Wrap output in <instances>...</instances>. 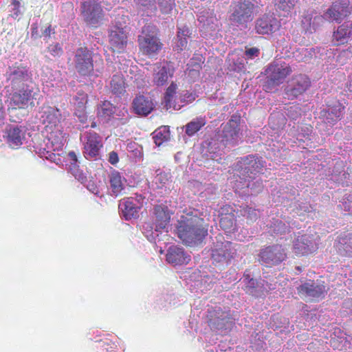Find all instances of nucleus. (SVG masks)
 Returning <instances> with one entry per match:
<instances>
[{"mask_svg":"<svg viewBox=\"0 0 352 352\" xmlns=\"http://www.w3.org/2000/svg\"><path fill=\"white\" fill-rule=\"evenodd\" d=\"M243 164L249 165V170H254L255 172H259L263 167V163L262 160L256 157L254 155H248L241 159Z\"/></svg>","mask_w":352,"mask_h":352,"instance_id":"f704fd0d","label":"nucleus"},{"mask_svg":"<svg viewBox=\"0 0 352 352\" xmlns=\"http://www.w3.org/2000/svg\"><path fill=\"white\" fill-rule=\"evenodd\" d=\"M176 229L177 236L186 245L202 241L208 234L204 219L199 217L197 210L184 212Z\"/></svg>","mask_w":352,"mask_h":352,"instance_id":"f257e3e1","label":"nucleus"},{"mask_svg":"<svg viewBox=\"0 0 352 352\" xmlns=\"http://www.w3.org/2000/svg\"><path fill=\"white\" fill-rule=\"evenodd\" d=\"M169 127L167 126H162L155 131L153 133V140L155 144L160 146L164 142H167L170 139Z\"/></svg>","mask_w":352,"mask_h":352,"instance_id":"2f4dec72","label":"nucleus"},{"mask_svg":"<svg viewBox=\"0 0 352 352\" xmlns=\"http://www.w3.org/2000/svg\"><path fill=\"white\" fill-rule=\"evenodd\" d=\"M318 249L314 236L309 234L298 236L293 242L294 253L298 256H306L312 254Z\"/></svg>","mask_w":352,"mask_h":352,"instance_id":"4468645a","label":"nucleus"},{"mask_svg":"<svg viewBox=\"0 0 352 352\" xmlns=\"http://www.w3.org/2000/svg\"><path fill=\"white\" fill-rule=\"evenodd\" d=\"M298 0H274V6L276 10L289 12L293 10Z\"/></svg>","mask_w":352,"mask_h":352,"instance_id":"c9c22d12","label":"nucleus"},{"mask_svg":"<svg viewBox=\"0 0 352 352\" xmlns=\"http://www.w3.org/2000/svg\"><path fill=\"white\" fill-rule=\"evenodd\" d=\"M74 66L81 76H89L94 72L93 52L85 46L78 47L74 55Z\"/></svg>","mask_w":352,"mask_h":352,"instance_id":"423d86ee","label":"nucleus"},{"mask_svg":"<svg viewBox=\"0 0 352 352\" xmlns=\"http://www.w3.org/2000/svg\"><path fill=\"white\" fill-rule=\"evenodd\" d=\"M344 109V106L341 102L336 101L333 105L329 104L326 109L322 110L320 116L327 123L334 125L342 119Z\"/></svg>","mask_w":352,"mask_h":352,"instance_id":"f3484780","label":"nucleus"},{"mask_svg":"<svg viewBox=\"0 0 352 352\" xmlns=\"http://www.w3.org/2000/svg\"><path fill=\"white\" fill-rule=\"evenodd\" d=\"M10 78L11 80V85L13 89L20 87L21 84L28 80L30 78L28 68L22 65H14L10 68Z\"/></svg>","mask_w":352,"mask_h":352,"instance_id":"b1692460","label":"nucleus"},{"mask_svg":"<svg viewBox=\"0 0 352 352\" xmlns=\"http://www.w3.org/2000/svg\"><path fill=\"white\" fill-rule=\"evenodd\" d=\"M68 157L71 162V164L76 166L78 162V157L74 151H69L68 153Z\"/></svg>","mask_w":352,"mask_h":352,"instance_id":"864d4df0","label":"nucleus"},{"mask_svg":"<svg viewBox=\"0 0 352 352\" xmlns=\"http://www.w3.org/2000/svg\"><path fill=\"white\" fill-rule=\"evenodd\" d=\"M206 124V122L204 118H197L186 125L185 132L188 136H192L205 126Z\"/></svg>","mask_w":352,"mask_h":352,"instance_id":"72a5a7b5","label":"nucleus"},{"mask_svg":"<svg viewBox=\"0 0 352 352\" xmlns=\"http://www.w3.org/2000/svg\"><path fill=\"white\" fill-rule=\"evenodd\" d=\"M213 313L218 314L216 311H214ZM216 316V314H214Z\"/></svg>","mask_w":352,"mask_h":352,"instance_id":"052dcab7","label":"nucleus"},{"mask_svg":"<svg viewBox=\"0 0 352 352\" xmlns=\"http://www.w3.org/2000/svg\"><path fill=\"white\" fill-rule=\"evenodd\" d=\"M329 289L327 288L324 282H314L309 280L297 287L300 295L309 298L314 301H318L324 298Z\"/></svg>","mask_w":352,"mask_h":352,"instance_id":"9d476101","label":"nucleus"},{"mask_svg":"<svg viewBox=\"0 0 352 352\" xmlns=\"http://www.w3.org/2000/svg\"><path fill=\"white\" fill-rule=\"evenodd\" d=\"M47 51L54 57H60L63 54V47L58 43L50 45L47 47Z\"/></svg>","mask_w":352,"mask_h":352,"instance_id":"37998d69","label":"nucleus"},{"mask_svg":"<svg viewBox=\"0 0 352 352\" xmlns=\"http://www.w3.org/2000/svg\"><path fill=\"white\" fill-rule=\"evenodd\" d=\"M257 286V281L254 278H250L249 281L245 283L244 291L250 295H254Z\"/></svg>","mask_w":352,"mask_h":352,"instance_id":"a18cd8bd","label":"nucleus"},{"mask_svg":"<svg viewBox=\"0 0 352 352\" xmlns=\"http://www.w3.org/2000/svg\"><path fill=\"white\" fill-rule=\"evenodd\" d=\"M189 30L186 29L180 30L177 35L178 38L175 45V49L178 52L185 50L188 45V40L186 36H188Z\"/></svg>","mask_w":352,"mask_h":352,"instance_id":"e433bc0d","label":"nucleus"},{"mask_svg":"<svg viewBox=\"0 0 352 352\" xmlns=\"http://www.w3.org/2000/svg\"><path fill=\"white\" fill-rule=\"evenodd\" d=\"M352 37V23L346 22L333 32L332 41L334 45L346 44Z\"/></svg>","mask_w":352,"mask_h":352,"instance_id":"393cba45","label":"nucleus"},{"mask_svg":"<svg viewBox=\"0 0 352 352\" xmlns=\"http://www.w3.org/2000/svg\"><path fill=\"white\" fill-rule=\"evenodd\" d=\"M210 318H209L208 323L212 329H223L226 328V320L224 318L221 317H215L213 318V315H210Z\"/></svg>","mask_w":352,"mask_h":352,"instance_id":"58836bf2","label":"nucleus"},{"mask_svg":"<svg viewBox=\"0 0 352 352\" xmlns=\"http://www.w3.org/2000/svg\"><path fill=\"white\" fill-rule=\"evenodd\" d=\"M346 87L350 92H352V79L349 80L347 83Z\"/></svg>","mask_w":352,"mask_h":352,"instance_id":"13d9d810","label":"nucleus"},{"mask_svg":"<svg viewBox=\"0 0 352 352\" xmlns=\"http://www.w3.org/2000/svg\"><path fill=\"white\" fill-rule=\"evenodd\" d=\"M261 263L266 266L276 265L283 261L287 255L281 245L275 244L262 248L258 254Z\"/></svg>","mask_w":352,"mask_h":352,"instance_id":"6e6552de","label":"nucleus"},{"mask_svg":"<svg viewBox=\"0 0 352 352\" xmlns=\"http://www.w3.org/2000/svg\"><path fill=\"white\" fill-rule=\"evenodd\" d=\"M119 161L118 155L116 151H111L109 154V162L112 165H116Z\"/></svg>","mask_w":352,"mask_h":352,"instance_id":"603ef678","label":"nucleus"},{"mask_svg":"<svg viewBox=\"0 0 352 352\" xmlns=\"http://www.w3.org/2000/svg\"><path fill=\"white\" fill-rule=\"evenodd\" d=\"M280 25L275 16L264 14L256 20L254 30L258 34H269L279 30Z\"/></svg>","mask_w":352,"mask_h":352,"instance_id":"dca6fc26","label":"nucleus"},{"mask_svg":"<svg viewBox=\"0 0 352 352\" xmlns=\"http://www.w3.org/2000/svg\"><path fill=\"white\" fill-rule=\"evenodd\" d=\"M239 131V119L232 116L223 129V141H226V144H236Z\"/></svg>","mask_w":352,"mask_h":352,"instance_id":"5701e85b","label":"nucleus"},{"mask_svg":"<svg viewBox=\"0 0 352 352\" xmlns=\"http://www.w3.org/2000/svg\"><path fill=\"white\" fill-rule=\"evenodd\" d=\"M138 42L140 52L148 56L157 54L163 45L156 35L144 33V31L138 36Z\"/></svg>","mask_w":352,"mask_h":352,"instance_id":"9b49d317","label":"nucleus"},{"mask_svg":"<svg viewBox=\"0 0 352 352\" xmlns=\"http://www.w3.org/2000/svg\"><path fill=\"white\" fill-rule=\"evenodd\" d=\"M351 14L349 3L348 2L336 0L324 13V16L330 21H342Z\"/></svg>","mask_w":352,"mask_h":352,"instance_id":"2eb2a0df","label":"nucleus"},{"mask_svg":"<svg viewBox=\"0 0 352 352\" xmlns=\"http://www.w3.org/2000/svg\"><path fill=\"white\" fill-rule=\"evenodd\" d=\"M241 214L243 216H246L247 219L250 222H254L258 219V214L256 212V210L252 208H250L249 206L243 207L241 210Z\"/></svg>","mask_w":352,"mask_h":352,"instance_id":"a19ab883","label":"nucleus"},{"mask_svg":"<svg viewBox=\"0 0 352 352\" xmlns=\"http://www.w3.org/2000/svg\"><path fill=\"white\" fill-rule=\"evenodd\" d=\"M177 89V86L174 82H172L166 89L164 95V102L167 107H171L173 104V98L176 94Z\"/></svg>","mask_w":352,"mask_h":352,"instance_id":"4c0bfd02","label":"nucleus"},{"mask_svg":"<svg viewBox=\"0 0 352 352\" xmlns=\"http://www.w3.org/2000/svg\"><path fill=\"white\" fill-rule=\"evenodd\" d=\"M109 50L113 53H124L128 44L129 31L126 25L116 21L108 30Z\"/></svg>","mask_w":352,"mask_h":352,"instance_id":"20e7f679","label":"nucleus"},{"mask_svg":"<svg viewBox=\"0 0 352 352\" xmlns=\"http://www.w3.org/2000/svg\"><path fill=\"white\" fill-rule=\"evenodd\" d=\"M234 210L230 206L221 208L219 226L226 232L231 233L236 230V216Z\"/></svg>","mask_w":352,"mask_h":352,"instance_id":"a211bd4d","label":"nucleus"},{"mask_svg":"<svg viewBox=\"0 0 352 352\" xmlns=\"http://www.w3.org/2000/svg\"><path fill=\"white\" fill-rule=\"evenodd\" d=\"M81 8L86 23L92 27H98L104 16L102 8L98 0H85Z\"/></svg>","mask_w":352,"mask_h":352,"instance_id":"0eeeda50","label":"nucleus"},{"mask_svg":"<svg viewBox=\"0 0 352 352\" xmlns=\"http://www.w3.org/2000/svg\"><path fill=\"white\" fill-rule=\"evenodd\" d=\"M310 86L311 80L307 75H295L291 80V84L285 89V94L289 99H294L304 94Z\"/></svg>","mask_w":352,"mask_h":352,"instance_id":"f8f14e48","label":"nucleus"},{"mask_svg":"<svg viewBox=\"0 0 352 352\" xmlns=\"http://www.w3.org/2000/svg\"><path fill=\"white\" fill-rule=\"evenodd\" d=\"M121 206L123 216L126 220H129L133 218L135 219L139 217V212L142 208V204L137 205L134 202V198L133 197L123 199Z\"/></svg>","mask_w":352,"mask_h":352,"instance_id":"bb28decb","label":"nucleus"},{"mask_svg":"<svg viewBox=\"0 0 352 352\" xmlns=\"http://www.w3.org/2000/svg\"><path fill=\"white\" fill-rule=\"evenodd\" d=\"M166 257V261L173 266L186 265L190 261V256L186 254L184 250L176 245L168 249Z\"/></svg>","mask_w":352,"mask_h":352,"instance_id":"aec40b11","label":"nucleus"},{"mask_svg":"<svg viewBox=\"0 0 352 352\" xmlns=\"http://www.w3.org/2000/svg\"><path fill=\"white\" fill-rule=\"evenodd\" d=\"M108 177L111 195L115 197L122 195L126 188V178L117 170L112 171Z\"/></svg>","mask_w":352,"mask_h":352,"instance_id":"4be33fe9","label":"nucleus"},{"mask_svg":"<svg viewBox=\"0 0 352 352\" xmlns=\"http://www.w3.org/2000/svg\"><path fill=\"white\" fill-rule=\"evenodd\" d=\"M173 69L168 66L157 67L153 74V83L157 86H163L168 82L169 78L173 77Z\"/></svg>","mask_w":352,"mask_h":352,"instance_id":"c85d7f7f","label":"nucleus"},{"mask_svg":"<svg viewBox=\"0 0 352 352\" xmlns=\"http://www.w3.org/2000/svg\"><path fill=\"white\" fill-rule=\"evenodd\" d=\"M116 113V107L109 101L102 102L97 109V115L105 121L113 118Z\"/></svg>","mask_w":352,"mask_h":352,"instance_id":"c756f323","label":"nucleus"},{"mask_svg":"<svg viewBox=\"0 0 352 352\" xmlns=\"http://www.w3.org/2000/svg\"><path fill=\"white\" fill-rule=\"evenodd\" d=\"M338 248L340 254L344 256L352 257V234H348L341 237Z\"/></svg>","mask_w":352,"mask_h":352,"instance_id":"7c9ffc66","label":"nucleus"},{"mask_svg":"<svg viewBox=\"0 0 352 352\" xmlns=\"http://www.w3.org/2000/svg\"><path fill=\"white\" fill-rule=\"evenodd\" d=\"M41 118L43 119V124H46V127L53 129L60 124L62 120V114L58 109L48 106L44 107Z\"/></svg>","mask_w":352,"mask_h":352,"instance_id":"a878e982","label":"nucleus"},{"mask_svg":"<svg viewBox=\"0 0 352 352\" xmlns=\"http://www.w3.org/2000/svg\"><path fill=\"white\" fill-rule=\"evenodd\" d=\"M24 139L25 133L21 126H10L7 129V142L12 148L20 146Z\"/></svg>","mask_w":352,"mask_h":352,"instance_id":"cd10ccee","label":"nucleus"},{"mask_svg":"<svg viewBox=\"0 0 352 352\" xmlns=\"http://www.w3.org/2000/svg\"><path fill=\"white\" fill-rule=\"evenodd\" d=\"M54 30L52 28V25L50 24L47 27L43 30L41 37L43 36L45 40H47L50 38L52 34H54Z\"/></svg>","mask_w":352,"mask_h":352,"instance_id":"3c124183","label":"nucleus"},{"mask_svg":"<svg viewBox=\"0 0 352 352\" xmlns=\"http://www.w3.org/2000/svg\"><path fill=\"white\" fill-rule=\"evenodd\" d=\"M83 146L86 159L97 158L103 147L102 138L95 131H87L84 135Z\"/></svg>","mask_w":352,"mask_h":352,"instance_id":"1a4fd4ad","label":"nucleus"},{"mask_svg":"<svg viewBox=\"0 0 352 352\" xmlns=\"http://www.w3.org/2000/svg\"><path fill=\"white\" fill-rule=\"evenodd\" d=\"M255 1V0H233L230 6V21L238 24L252 21L256 8Z\"/></svg>","mask_w":352,"mask_h":352,"instance_id":"7ed1b4c3","label":"nucleus"},{"mask_svg":"<svg viewBox=\"0 0 352 352\" xmlns=\"http://www.w3.org/2000/svg\"><path fill=\"white\" fill-rule=\"evenodd\" d=\"M110 87L114 94L119 95L125 91V83L122 74L113 76L110 82Z\"/></svg>","mask_w":352,"mask_h":352,"instance_id":"473e14b6","label":"nucleus"},{"mask_svg":"<svg viewBox=\"0 0 352 352\" xmlns=\"http://www.w3.org/2000/svg\"><path fill=\"white\" fill-rule=\"evenodd\" d=\"M138 4L143 8L155 9V0H138Z\"/></svg>","mask_w":352,"mask_h":352,"instance_id":"8fccbe9b","label":"nucleus"},{"mask_svg":"<svg viewBox=\"0 0 352 352\" xmlns=\"http://www.w3.org/2000/svg\"><path fill=\"white\" fill-rule=\"evenodd\" d=\"M267 78L263 84V89L272 92L274 89L283 83L287 76L292 73L291 66L286 63L270 64L265 70Z\"/></svg>","mask_w":352,"mask_h":352,"instance_id":"f03ea898","label":"nucleus"},{"mask_svg":"<svg viewBox=\"0 0 352 352\" xmlns=\"http://www.w3.org/2000/svg\"><path fill=\"white\" fill-rule=\"evenodd\" d=\"M244 281L246 283L247 281H249L250 278H252L250 276V274L247 273V272H245L244 275Z\"/></svg>","mask_w":352,"mask_h":352,"instance_id":"4d7b16f0","label":"nucleus"},{"mask_svg":"<svg viewBox=\"0 0 352 352\" xmlns=\"http://www.w3.org/2000/svg\"><path fill=\"white\" fill-rule=\"evenodd\" d=\"M311 19L312 16L311 14H307L302 16L301 21L302 25L306 30H311Z\"/></svg>","mask_w":352,"mask_h":352,"instance_id":"de8ad7c7","label":"nucleus"},{"mask_svg":"<svg viewBox=\"0 0 352 352\" xmlns=\"http://www.w3.org/2000/svg\"><path fill=\"white\" fill-rule=\"evenodd\" d=\"M260 54L259 50L257 47H252L245 50V54L248 59H253L258 56Z\"/></svg>","mask_w":352,"mask_h":352,"instance_id":"09e8293b","label":"nucleus"},{"mask_svg":"<svg viewBox=\"0 0 352 352\" xmlns=\"http://www.w3.org/2000/svg\"><path fill=\"white\" fill-rule=\"evenodd\" d=\"M273 228L274 233L277 234H283L290 232V227L279 219H274Z\"/></svg>","mask_w":352,"mask_h":352,"instance_id":"ea45409f","label":"nucleus"},{"mask_svg":"<svg viewBox=\"0 0 352 352\" xmlns=\"http://www.w3.org/2000/svg\"><path fill=\"white\" fill-rule=\"evenodd\" d=\"M9 98V109H27L35 107V95L34 89L23 84L21 87L14 89Z\"/></svg>","mask_w":352,"mask_h":352,"instance_id":"39448f33","label":"nucleus"},{"mask_svg":"<svg viewBox=\"0 0 352 352\" xmlns=\"http://www.w3.org/2000/svg\"><path fill=\"white\" fill-rule=\"evenodd\" d=\"M132 107L135 114L146 116L153 111L155 104L151 98L140 95L133 99Z\"/></svg>","mask_w":352,"mask_h":352,"instance_id":"412c9836","label":"nucleus"},{"mask_svg":"<svg viewBox=\"0 0 352 352\" xmlns=\"http://www.w3.org/2000/svg\"><path fill=\"white\" fill-rule=\"evenodd\" d=\"M11 4L13 6L12 10V15L14 18H16L22 13L20 9L21 3L18 0H12Z\"/></svg>","mask_w":352,"mask_h":352,"instance_id":"49530a36","label":"nucleus"},{"mask_svg":"<svg viewBox=\"0 0 352 352\" xmlns=\"http://www.w3.org/2000/svg\"><path fill=\"white\" fill-rule=\"evenodd\" d=\"M31 34H32V37L34 39H37V38H39L41 37V35L39 34V33H38V27L36 25H35V27L32 28Z\"/></svg>","mask_w":352,"mask_h":352,"instance_id":"5fc2aeb1","label":"nucleus"},{"mask_svg":"<svg viewBox=\"0 0 352 352\" xmlns=\"http://www.w3.org/2000/svg\"><path fill=\"white\" fill-rule=\"evenodd\" d=\"M134 198V201H137L138 202V205H140V204H142V206L143 205V201H144V197H142L141 195H135V197H133Z\"/></svg>","mask_w":352,"mask_h":352,"instance_id":"6e6d98bb","label":"nucleus"},{"mask_svg":"<svg viewBox=\"0 0 352 352\" xmlns=\"http://www.w3.org/2000/svg\"><path fill=\"white\" fill-rule=\"evenodd\" d=\"M169 181V176L168 173H166L164 172H160L158 173L154 179V182L155 184L157 185V188H163L166 184H168Z\"/></svg>","mask_w":352,"mask_h":352,"instance_id":"79ce46f5","label":"nucleus"},{"mask_svg":"<svg viewBox=\"0 0 352 352\" xmlns=\"http://www.w3.org/2000/svg\"><path fill=\"white\" fill-rule=\"evenodd\" d=\"M78 94L81 96L82 99H85L86 100V98L87 97L86 94H85L84 92H82V93H78Z\"/></svg>","mask_w":352,"mask_h":352,"instance_id":"bf43d9fd","label":"nucleus"},{"mask_svg":"<svg viewBox=\"0 0 352 352\" xmlns=\"http://www.w3.org/2000/svg\"><path fill=\"white\" fill-rule=\"evenodd\" d=\"M179 98L181 102L190 103L196 99L197 95L195 93L186 91L180 94Z\"/></svg>","mask_w":352,"mask_h":352,"instance_id":"c03bdc74","label":"nucleus"},{"mask_svg":"<svg viewBox=\"0 0 352 352\" xmlns=\"http://www.w3.org/2000/svg\"><path fill=\"white\" fill-rule=\"evenodd\" d=\"M232 258L230 251V243H217L212 251V259L216 264H228Z\"/></svg>","mask_w":352,"mask_h":352,"instance_id":"6ab92c4d","label":"nucleus"},{"mask_svg":"<svg viewBox=\"0 0 352 352\" xmlns=\"http://www.w3.org/2000/svg\"><path fill=\"white\" fill-rule=\"evenodd\" d=\"M172 212L164 204L155 205L153 208L151 219L157 232L164 230L170 221Z\"/></svg>","mask_w":352,"mask_h":352,"instance_id":"ddd939ff","label":"nucleus"}]
</instances>
